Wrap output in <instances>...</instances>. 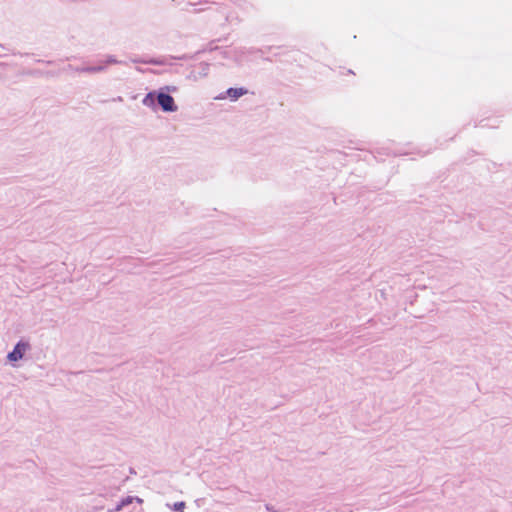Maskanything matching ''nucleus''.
<instances>
[{"instance_id":"obj_1","label":"nucleus","mask_w":512,"mask_h":512,"mask_svg":"<svg viewBox=\"0 0 512 512\" xmlns=\"http://www.w3.org/2000/svg\"><path fill=\"white\" fill-rule=\"evenodd\" d=\"M157 100L159 105L162 107L164 111L173 112L176 111L177 106L175 105V101L172 96L165 93H159L157 96Z\"/></svg>"},{"instance_id":"obj_2","label":"nucleus","mask_w":512,"mask_h":512,"mask_svg":"<svg viewBox=\"0 0 512 512\" xmlns=\"http://www.w3.org/2000/svg\"><path fill=\"white\" fill-rule=\"evenodd\" d=\"M28 349V344L19 342L14 350L8 354V360L11 362L18 361L22 359L23 355L25 354L26 350Z\"/></svg>"},{"instance_id":"obj_5","label":"nucleus","mask_w":512,"mask_h":512,"mask_svg":"<svg viewBox=\"0 0 512 512\" xmlns=\"http://www.w3.org/2000/svg\"><path fill=\"white\" fill-rule=\"evenodd\" d=\"M227 96L233 100L238 99L239 97L243 96L247 93V91L243 88H229L227 90Z\"/></svg>"},{"instance_id":"obj_3","label":"nucleus","mask_w":512,"mask_h":512,"mask_svg":"<svg viewBox=\"0 0 512 512\" xmlns=\"http://www.w3.org/2000/svg\"><path fill=\"white\" fill-rule=\"evenodd\" d=\"M134 501H136L137 503H143V499L139 498V497H134V496H127L125 498H123L117 505L114 509H109L108 512H119L121 511L125 506H128L130 504H132Z\"/></svg>"},{"instance_id":"obj_7","label":"nucleus","mask_w":512,"mask_h":512,"mask_svg":"<svg viewBox=\"0 0 512 512\" xmlns=\"http://www.w3.org/2000/svg\"><path fill=\"white\" fill-rule=\"evenodd\" d=\"M265 509L268 511V512H278L277 510L274 509L273 506L269 505V504H266L265 505Z\"/></svg>"},{"instance_id":"obj_4","label":"nucleus","mask_w":512,"mask_h":512,"mask_svg":"<svg viewBox=\"0 0 512 512\" xmlns=\"http://www.w3.org/2000/svg\"><path fill=\"white\" fill-rule=\"evenodd\" d=\"M105 508V505L103 503V496L99 495L98 497L94 498L92 500V503L90 505V512H98Z\"/></svg>"},{"instance_id":"obj_6","label":"nucleus","mask_w":512,"mask_h":512,"mask_svg":"<svg viewBox=\"0 0 512 512\" xmlns=\"http://www.w3.org/2000/svg\"><path fill=\"white\" fill-rule=\"evenodd\" d=\"M185 508V502L181 501V502H176L174 504V510L176 511H180V512H183V509Z\"/></svg>"}]
</instances>
